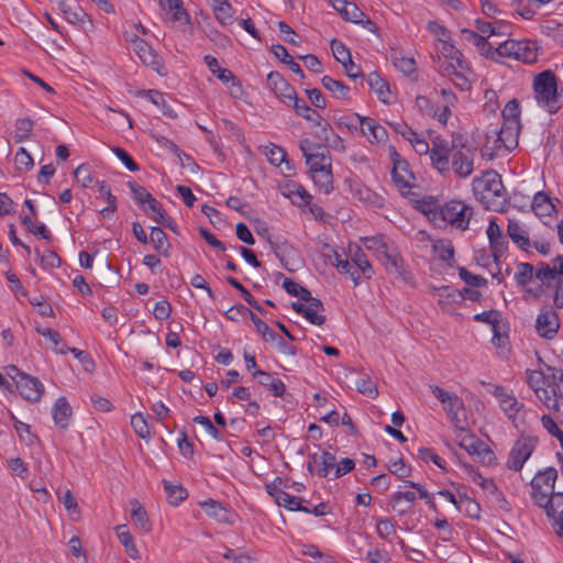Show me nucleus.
<instances>
[{
    "label": "nucleus",
    "mask_w": 563,
    "mask_h": 563,
    "mask_svg": "<svg viewBox=\"0 0 563 563\" xmlns=\"http://www.w3.org/2000/svg\"><path fill=\"white\" fill-rule=\"evenodd\" d=\"M534 276L541 282L540 286L550 288L552 287V283H555L559 279L556 265L540 262L537 264Z\"/></svg>",
    "instance_id": "obj_22"
},
{
    "label": "nucleus",
    "mask_w": 563,
    "mask_h": 563,
    "mask_svg": "<svg viewBox=\"0 0 563 563\" xmlns=\"http://www.w3.org/2000/svg\"><path fill=\"white\" fill-rule=\"evenodd\" d=\"M503 122L520 123V107L517 99L508 101L501 112Z\"/></svg>",
    "instance_id": "obj_46"
},
{
    "label": "nucleus",
    "mask_w": 563,
    "mask_h": 563,
    "mask_svg": "<svg viewBox=\"0 0 563 563\" xmlns=\"http://www.w3.org/2000/svg\"><path fill=\"white\" fill-rule=\"evenodd\" d=\"M131 516L134 525L144 532L151 530V523L145 508L137 501H132Z\"/></svg>",
    "instance_id": "obj_33"
},
{
    "label": "nucleus",
    "mask_w": 563,
    "mask_h": 563,
    "mask_svg": "<svg viewBox=\"0 0 563 563\" xmlns=\"http://www.w3.org/2000/svg\"><path fill=\"white\" fill-rule=\"evenodd\" d=\"M547 516L553 521V528L559 537H563V493L554 492L544 507Z\"/></svg>",
    "instance_id": "obj_9"
},
{
    "label": "nucleus",
    "mask_w": 563,
    "mask_h": 563,
    "mask_svg": "<svg viewBox=\"0 0 563 563\" xmlns=\"http://www.w3.org/2000/svg\"><path fill=\"white\" fill-rule=\"evenodd\" d=\"M394 66L406 76L417 71V64L412 57L393 56Z\"/></svg>",
    "instance_id": "obj_47"
},
{
    "label": "nucleus",
    "mask_w": 563,
    "mask_h": 563,
    "mask_svg": "<svg viewBox=\"0 0 563 563\" xmlns=\"http://www.w3.org/2000/svg\"><path fill=\"white\" fill-rule=\"evenodd\" d=\"M517 43H520V49L518 52L520 56H517L516 59L526 64L534 63L538 58L536 44L529 41H517Z\"/></svg>",
    "instance_id": "obj_43"
},
{
    "label": "nucleus",
    "mask_w": 563,
    "mask_h": 563,
    "mask_svg": "<svg viewBox=\"0 0 563 563\" xmlns=\"http://www.w3.org/2000/svg\"><path fill=\"white\" fill-rule=\"evenodd\" d=\"M133 46L141 62L156 70L162 66V59L153 47L140 37L133 40Z\"/></svg>",
    "instance_id": "obj_13"
},
{
    "label": "nucleus",
    "mask_w": 563,
    "mask_h": 563,
    "mask_svg": "<svg viewBox=\"0 0 563 563\" xmlns=\"http://www.w3.org/2000/svg\"><path fill=\"white\" fill-rule=\"evenodd\" d=\"M59 10L63 12L65 19L73 23L80 25L84 30H87L86 24L92 26V21L89 15L78 5H71L66 1H60Z\"/></svg>",
    "instance_id": "obj_17"
},
{
    "label": "nucleus",
    "mask_w": 563,
    "mask_h": 563,
    "mask_svg": "<svg viewBox=\"0 0 563 563\" xmlns=\"http://www.w3.org/2000/svg\"><path fill=\"white\" fill-rule=\"evenodd\" d=\"M486 234L490 250H496L497 253H506L508 250V241L495 219L489 221Z\"/></svg>",
    "instance_id": "obj_19"
},
{
    "label": "nucleus",
    "mask_w": 563,
    "mask_h": 563,
    "mask_svg": "<svg viewBox=\"0 0 563 563\" xmlns=\"http://www.w3.org/2000/svg\"><path fill=\"white\" fill-rule=\"evenodd\" d=\"M533 89L538 101L545 103L551 113L559 109L556 106L558 84L553 71L544 70L537 75L533 81Z\"/></svg>",
    "instance_id": "obj_3"
},
{
    "label": "nucleus",
    "mask_w": 563,
    "mask_h": 563,
    "mask_svg": "<svg viewBox=\"0 0 563 563\" xmlns=\"http://www.w3.org/2000/svg\"><path fill=\"white\" fill-rule=\"evenodd\" d=\"M355 386L358 393L369 398H376L378 396L377 386L369 378H361L356 380Z\"/></svg>",
    "instance_id": "obj_60"
},
{
    "label": "nucleus",
    "mask_w": 563,
    "mask_h": 563,
    "mask_svg": "<svg viewBox=\"0 0 563 563\" xmlns=\"http://www.w3.org/2000/svg\"><path fill=\"white\" fill-rule=\"evenodd\" d=\"M460 509L464 508V511L470 518L479 519L481 518V506L474 499L467 497L466 495L460 497Z\"/></svg>",
    "instance_id": "obj_52"
},
{
    "label": "nucleus",
    "mask_w": 563,
    "mask_h": 563,
    "mask_svg": "<svg viewBox=\"0 0 563 563\" xmlns=\"http://www.w3.org/2000/svg\"><path fill=\"white\" fill-rule=\"evenodd\" d=\"M520 49V43H517L515 40H507L504 43L499 44L496 47V52L499 57H511L517 58V56H520L518 53Z\"/></svg>",
    "instance_id": "obj_49"
},
{
    "label": "nucleus",
    "mask_w": 563,
    "mask_h": 563,
    "mask_svg": "<svg viewBox=\"0 0 563 563\" xmlns=\"http://www.w3.org/2000/svg\"><path fill=\"white\" fill-rule=\"evenodd\" d=\"M338 12L341 14V16L352 23H360L362 22L363 16L365 14L363 11L353 2H342V8L338 9Z\"/></svg>",
    "instance_id": "obj_37"
},
{
    "label": "nucleus",
    "mask_w": 563,
    "mask_h": 563,
    "mask_svg": "<svg viewBox=\"0 0 563 563\" xmlns=\"http://www.w3.org/2000/svg\"><path fill=\"white\" fill-rule=\"evenodd\" d=\"M150 238L155 251L168 257L170 243L167 241L165 232L159 227H152Z\"/></svg>",
    "instance_id": "obj_30"
},
{
    "label": "nucleus",
    "mask_w": 563,
    "mask_h": 563,
    "mask_svg": "<svg viewBox=\"0 0 563 563\" xmlns=\"http://www.w3.org/2000/svg\"><path fill=\"white\" fill-rule=\"evenodd\" d=\"M483 444L484 442L482 440H479L477 437H475L474 434H467L465 435L461 442H460V446L463 448L467 453L474 455L481 451V449H483Z\"/></svg>",
    "instance_id": "obj_56"
},
{
    "label": "nucleus",
    "mask_w": 563,
    "mask_h": 563,
    "mask_svg": "<svg viewBox=\"0 0 563 563\" xmlns=\"http://www.w3.org/2000/svg\"><path fill=\"white\" fill-rule=\"evenodd\" d=\"M37 332L42 336L47 338L54 344V350L56 353H58V354L68 353L69 347L67 346V344L65 343V341L62 339L60 334L56 330H54L52 328H45V329L37 328Z\"/></svg>",
    "instance_id": "obj_38"
},
{
    "label": "nucleus",
    "mask_w": 563,
    "mask_h": 563,
    "mask_svg": "<svg viewBox=\"0 0 563 563\" xmlns=\"http://www.w3.org/2000/svg\"><path fill=\"white\" fill-rule=\"evenodd\" d=\"M521 124L512 122H503V125L498 132L493 131L497 135L495 147L498 148L503 145L506 150L511 151L518 145V137L520 133Z\"/></svg>",
    "instance_id": "obj_12"
},
{
    "label": "nucleus",
    "mask_w": 563,
    "mask_h": 563,
    "mask_svg": "<svg viewBox=\"0 0 563 563\" xmlns=\"http://www.w3.org/2000/svg\"><path fill=\"white\" fill-rule=\"evenodd\" d=\"M213 12L216 19L222 25H231L234 21V9L228 0H213Z\"/></svg>",
    "instance_id": "obj_25"
},
{
    "label": "nucleus",
    "mask_w": 563,
    "mask_h": 563,
    "mask_svg": "<svg viewBox=\"0 0 563 563\" xmlns=\"http://www.w3.org/2000/svg\"><path fill=\"white\" fill-rule=\"evenodd\" d=\"M267 86L287 106L296 98L295 88L278 71H271L267 75Z\"/></svg>",
    "instance_id": "obj_6"
},
{
    "label": "nucleus",
    "mask_w": 563,
    "mask_h": 563,
    "mask_svg": "<svg viewBox=\"0 0 563 563\" xmlns=\"http://www.w3.org/2000/svg\"><path fill=\"white\" fill-rule=\"evenodd\" d=\"M199 506L205 510V512L209 517L214 518L217 521H228V511L219 501L214 499H208L199 503Z\"/></svg>",
    "instance_id": "obj_28"
},
{
    "label": "nucleus",
    "mask_w": 563,
    "mask_h": 563,
    "mask_svg": "<svg viewBox=\"0 0 563 563\" xmlns=\"http://www.w3.org/2000/svg\"><path fill=\"white\" fill-rule=\"evenodd\" d=\"M164 490L170 506L177 507L188 497V492L181 485H174L168 481H164Z\"/></svg>",
    "instance_id": "obj_29"
},
{
    "label": "nucleus",
    "mask_w": 563,
    "mask_h": 563,
    "mask_svg": "<svg viewBox=\"0 0 563 563\" xmlns=\"http://www.w3.org/2000/svg\"><path fill=\"white\" fill-rule=\"evenodd\" d=\"M16 389L30 402H37L44 394V386L38 378L27 375L18 379Z\"/></svg>",
    "instance_id": "obj_10"
},
{
    "label": "nucleus",
    "mask_w": 563,
    "mask_h": 563,
    "mask_svg": "<svg viewBox=\"0 0 563 563\" xmlns=\"http://www.w3.org/2000/svg\"><path fill=\"white\" fill-rule=\"evenodd\" d=\"M306 120L312 122L314 126L320 128L321 131L318 133V136L329 142L328 131L331 129V125L328 121H325L316 110H313Z\"/></svg>",
    "instance_id": "obj_57"
},
{
    "label": "nucleus",
    "mask_w": 563,
    "mask_h": 563,
    "mask_svg": "<svg viewBox=\"0 0 563 563\" xmlns=\"http://www.w3.org/2000/svg\"><path fill=\"white\" fill-rule=\"evenodd\" d=\"M507 234L521 251L529 252L531 249L529 232L519 221L508 220Z\"/></svg>",
    "instance_id": "obj_15"
},
{
    "label": "nucleus",
    "mask_w": 563,
    "mask_h": 563,
    "mask_svg": "<svg viewBox=\"0 0 563 563\" xmlns=\"http://www.w3.org/2000/svg\"><path fill=\"white\" fill-rule=\"evenodd\" d=\"M74 177L78 183L81 184V186L84 188H88L93 181V178L90 173V168L87 164L79 165L74 170Z\"/></svg>",
    "instance_id": "obj_61"
},
{
    "label": "nucleus",
    "mask_w": 563,
    "mask_h": 563,
    "mask_svg": "<svg viewBox=\"0 0 563 563\" xmlns=\"http://www.w3.org/2000/svg\"><path fill=\"white\" fill-rule=\"evenodd\" d=\"M33 128V121L29 118L19 119L15 123V135L16 142H22L27 139Z\"/></svg>",
    "instance_id": "obj_53"
},
{
    "label": "nucleus",
    "mask_w": 563,
    "mask_h": 563,
    "mask_svg": "<svg viewBox=\"0 0 563 563\" xmlns=\"http://www.w3.org/2000/svg\"><path fill=\"white\" fill-rule=\"evenodd\" d=\"M459 275L461 279L471 287L486 286L487 280L481 275H474L468 272L465 267H459Z\"/></svg>",
    "instance_id": "obj_59"
},
{
    "label": "nucleus",
    "mask_w": 563,
    "mask_h": 563,
    "mask_svg": "<svg viewBox=\"0 0 563 563\" xmlns=\"http://www.w3.org/2000/svg\"><path fill=\"white\" fill-rule=\"evenodd\" d=\"M73 416V409L66 397H58L52 408V417L55 424L66 430L69 426V420Z\"/></svg>",
    "instance_id": "obj_16"
},
{
    "label": "nucleus",
    "mask_w": 563,
    "mask_h": 563,
    "mask_svg": "<svg viewBox=\"0 0 563 563\" xmlns=\"http://www.w3.org/2000/svg\"><path fill=\"white\" fill-rule=\"evenodd\" d=\"M534 477H540V484L544 488L554 489V484L558 477V472L553 467H549L542 472H538Z\"/></svg>",
    "instance_id": "obj_62"
},
{
    "label": "nucleus",
    "mask_w": 563,
    "mask_h": 563,
    "mask_svg": "<svg viewBox=\"0 0 563 563\" xmlns=\"http://www.w3.org/2000/svg\"><path fill=\"white\" fill-rule=\"evenodd\" d=\"M493 394L499 400V406L504 412L512 420L515 427L519 429L517 416L523 409V404L519 402L514 395L506 393L503 386H495Z\"/></svg>",
    "instance_id": "obj_7"
},
{
    "label": "nucleus",
    "mask_w": 563,
    "mask_h": 563,
    "mask_svg": "<svg viewBox=\"0 0 563 563\" xmlns=\"http://www.w3.org/2000/svg\"><path fill=\"white\" fill-rule=\"evenodd\" d=\"M316 170V173L311 174L314 184L319 189L323 190L324 194H329L333 189V176L330 167L318 168Z\"/></svg>",
    "instance_id": "obj_35"
},
{
    "label": "nucleus",
    "mask_w": 563,
    "mask_h": 563,
    "mask_svg": "<svg viewBox=\"0 0 563 563\" xmlns=\"http://www.w3.org/2000/svg\"><path fill=\"white\" fill-rule=\"evenodd\" d=\"M361 123L362 133L368 139L369 142H384L387 139V131L384 126L378 124L374 119L355 114Z\"/></svg>",
    "instance_id": "obj_14"
},
{
    "label": "nucleus",
    "mask_w": 563,
    "mask_h": 563,
    "mask_svg": "<svg viewBox=\"0 0 563 563\" xmlns=\"http://www.w3.org/2000/svg\"><path fill=\"white\" fill-rule=\"evenodd\" d=\"M145 93L155 106L161 108L164 115L172 119H175L177 117L176 111H174L170 104L166 101L162 92L157 90H147Z\"/></svg>",
    "instance_id": "obj_40"
},
{
    "label": "nucleus",
    "mask_w": 563,
    "mask_h": 563,
    "mask_svg": "<svg viewBox=\"0 0 563 563\" xmlns=\"http://www.w3.org/2000/svg\"><path fill=\"white\" fill-rule=\"evenodd\" d=\"M441 53L445 58L454 60L455 62L454 65L459 69H462V70L470 69L467 62L463 58V54L453 44L444 42V44L442 45V48H441Z\"/></svg>",
    "instance_id": "obj_36"
},
{
    "label": "nucleus",
    "mask_w": 563,
    "mask_h": 563,
    "mask_svg": "<svg viewBox=\"0 0 563 563\" xmlns=\"http://www.w3.org/2000/svg\"><path fill=\"white\" fill-rule=\"evenodd\" d=\"M159 5L164 10L168 9L170 12H173V20L174 21L185 20L186 22H189V20H190L189 14L183 8V1L181 0H159Z\"/></svg>",
    "instance_id": "obj_39"
},
{
    "label": "nucleus",
    "mask_w": 563,
    "mask_h": 563,
    "mask_svg": "<svg viewBox=\"0 0 563 563\" xmlns=\"http://www.w3.org/2000/svg\"><path fill=\"white\" fill-rule=\"evenodd\" d=\"M309 459L310 461L307 465L308 472L310 474L316 472L321 478L327 477L329 470L333 468L336 463L335 455L328 451H323L320 455L318 453L309 454Z\"/></svg>",
    "instance_id": "obj_11"
},
{
    "label": "nucleus",
    "mask_w": 563,
    "mask_h": 563,
    "mask_svg": "<svg viewBox=\"0 0 563 563\" xmlns=\"http://www.w3.org/2000/svg\"><path fill=\"white\" fill-rule=\"evenodd\" d=\"M125 528L124 525L117 527L119 541L124 547L126 554L136 560L140 558V552L134 544L132 534Z\"/></svg>",
    "instance_id": "obj_34"
},
{
    "label": "nucleus",
    "mask_w": 563,
    "mask_h": 563,
    "mask_svg": "<svg viewBox=\"0 0 563 563\" xmlns=\"http://www.w3.org/2000/svg\"><path fill=\"white\" fill-rule=\"evenodd\" d=\"M452 153L451 145L445 140L437 137L432 141L430 158L433 166L440 172L450 170V155Z\"/></svg>",
    "instance_id": "obj_8"
},
{
    "label": "nucleus",
    "mask_w": 563,
    "mask_h": 563,
    "mask_svg": "<svg viewBox=\"0 0 563 563\" xmlns=\"http://www.w3.org/2000/svg\"><path fill=\"white\" fill-rule=\"evenodd\" d=\"M531 490L532 499L541 508L547 506V500L550 499V496L554 494V489L544 488L540 484V477H533L531 481Z\"/></svg>",
    "instance_id": "obj_31"
},
{
    "label": "nucleus",
    "mask_w": 563,
    "mask_h": 563,
    "mask_svg": "<svg viewBox=\"0 0 563 563\" xmlns=\"http://www.w3.org/2000/svg\"><path fill=\"white\" fill-rule=\"evenodd\" d=\"M367 84L382 102L390 103L388 99L390 93L389 84L378 73H371L367 77Z\"/></svg>",
    "instance_id": "obj_21"
},
{
    "label": "nucleus",
    "mask_w": 563,
    "mask_h": 563,
    "mask_svg": "<svg viewBox=\"0 0 563 563\" xmlns=\"http://www.w3.org/2000/svg\"><path fill=\"white\" fill-rule=\"evenodd\" d=\"M131 426H132L133 430L135 431V433L141 439L150 438V435H151L150 428H148L145 417L142 413L137 412L131 417Z\"/></svg>",
    "instance_id": "obj_50"
},
{
    "label": "nucleus",
    "mask_w": 563,
    "mask_h": 563,
    "mask_svg": "<svg viewBox=\"0 0 563 563\" xmlns=\"http://www.w3.org/2000/svg\"><path fill=\"white\" fill-rule=\"evenodd\" d=\"M538 443V437L521 434L515 442L507 461L508 468L518 472L531 456Z\"/></svg>",
    "instance_id": "obj_4"
},
{
    "label": "nucleus",
    "mask_w": 563,
    "mask_h": 563,
    "mask_svg": "<svg viewBox=\"0 0 563 563\" xmlns=\"http://www.w3.org/2000/svg\"><path fill=\"white\" fill-rule=\"evenodd\" d=\"M531 208L538 217L550 216L555 209L551 198L544 191H539L534 195Z\"/></svg>",
    "instance_id": "obj_26"
},
{
    "label": "nucleus",
    "mask_w": 563,
    "mask_h": 563,
    "mask_svg": "<svg viewBox=\"0 0 563 563\" xmlns=\"http://www.w3.org/2000/svg\"><path fill=\"white\" fill-rule=\"evenodd\" d=\"M321 84L334 98L340 100L349 99L350 88L343 81L335 80L325 75L321 78Z\"/></svg>",
    "instance_id": "obj_24"
},
{
    "label": "nucleus",
    "mask_w": 563,
    "mask_h": 563,
    "mask_svg": "<svg viewBox=\"0 0 563 563\" xmlns=\"http://www.w3.org/2000/svg\"><path fill=\"white\" fill-rule=\"evenodd\" d=\"M352 264L358 273L361 272L366 278H371L373 268L366 255L360 249L353 256Z\"/></svg>",
    "instance_id": "obj_51"
},
{
    "label": "nucleus",
    "mask_w": 563,
    "mask_h": 563,
    "mask_svg": "<svg viewBox=\"0 0 563 563\" xmlns=\"http://www.w3.org/2000/svg\"><path fill=\"white\" fill-rule=\"evenodd\" d=\"M423 213L434 222L443 221L456 229L466 230L473 216V208L462 201L451 200L443 206L429 203V208L423 209Z\"/></svg>",
    "instance_id": "obj_1"
},
{
    "label": "nucleus",
    "mask_w": 563,
    "mask_h": 563,
    "mask_svg": "<svg viewBox=\"0 0 563 563\" xmlns=\"http://www.w3.org/2000/svg\"><path fill=\"white\" fill-rule=\"evenodd\" d=\"M560 329V318L554 309L542 310L536 320V330L541 338L551 340Z\"/></svg>",
    "instance_id": "obj_5"
},
{
    "label": "nucleus",
    "mask_w": 563,
    "mask_h": 563,
    "mask_svg": "<svg viewBox=\"0 0 563 563\" xmlns=\"http://www.w3.org/2000/svg\"><path fill=\"white\" fill-rule=\"evenodd\" d=\"M451 150L450 165L454 173L461 178L468 177L474 169V150L466 147L462 135L453 136Z\"/></svg>",
    "instance_id": "obj_2"
},
{
    "label": "nucleus",
    "mask_w": 563,
    "mask_h": 563,
    "mask_svg": "<svg viewBox=\"0 0 563 563\" xmlns=\"http://www.w3.org/2000/svg\"><path fill=\"white\" fill-rule=\"evenodd\" d=\"M534 267L530 263H519L517 265V272L515 274V280L518 286H526L532 280Z\"/></svg>",
    "instance_id": "obj_44"
},
{
    "label": "nucleus",
    "mask_w": 563,
    "mask_h": 563,
    "mask_svg": "<svg viewBox=\"0 0 563 563\" xmlns=\"http://www.w3.org/2000/svg\"><path fill=\"white\" fill-rule=\"evenodd\" d=\"M534 394L547 408L551 410H558L559 399L553 396L552 388L549 390L544 387H541L534 390Z\"/></svg>",
    "instance_id": "obj_54"
},
{
    "label": "nucleus",
    "mask_w": 563,
    "mask_h": 563,
    "mask_svg": "<svg viewBox=\"0 0 563 563\" xmlns=\"http://www.w3.org/2000/svg\"><path fill=\"white\" fill-rule=\"evenodd\" d=\"M445 71L452 76V81L459 89L465 91L471 88V82L465 76L466 70L459 69L453 63L445 67Z\"/></svg>",
    "instance_id": "obj_42"
},
{
    "label": "nucleus",
    "mask_w": 563,
    "mask_h": 563,
    "mask_svg": "<svg viewBox=\"0 0 563 563\" xmlns=\"http://www.w3.org/2000/svg\"><path fill=\"white\" fill-rule=\"evenodd\" d=\"M413 178V174L409 170V163L406 159L397 162V165L393 166L391 179L402 194H405L404 189L411 188Z\"/></svg>",
    "instance_id": "obj_18"
},
{
    "label": "nucleus",
    "mask_w": 563,
    "mask_h": 563,
    "mask_svg": "<svg viewBox=\"0 0 563 563\" xmlns=\"http://www.w3.org/2000/svg\"><path fill=\"white\" fill-rule=\"evenodd\" d=\"M266 489L267 493L275 498L278 506H283L290 511L300 509V504L303 501L302 498L289 495L288 493L280 489H274L275 493H273L271 485H267Z\"/></svg>",
    "instance_id": "obj_20"
},
{
    "label": "nucleus",
    "mask_w": 563,
    "mask_h": 563,
    "mask_svg": "<svg viewBox=\"0 0 563 563\" xmlns=\"http://www.w3.org/2000/svg\"><path fill=\"white\" fill-rule=\"evenodd\" d=\"M268 242L271 244V247L273 249L275 255L279 258L282 265L288 269L292 271L288 267V263L286 262V258L289 257L294 252L295 249L291 244H289L287 241L283 242H273L271 239H268Z\"/></svg>",
    "instance_id": "obj_41"
},
{
    "label": "nucleus",
    "mask_w": 563,
    "mask_h": 563,
    "mask_svg": "<svg viewBox=\"0 0 563 563\" xmlns=\"http://www.w3.org/2000/svg\"><path fill=\"white\" fill-rule=\"evenodd\" d=\"M432 249L438 257L453 267L454 265V247L450 240H438L433 243Z\"/></svg>",
    "instance_id": "obj_27"
},
{
    "label": "nucleus",
    "mask_w": 563,
    "mask_h": 563,
    "mask_svg": "<svg viewBox=\"0 0 563 563\" xmlns=\"http://www.w3.org/2000/svg\"><path fill=\"white\" fill-rule=\"evenodd\" d=\"M18 169H29L33 166V158L30 153L24 148L20 147L14 157Z\"/></svg>",
    "instance_id": "obj_64"
},
{
    "label": "nucleus",
    "mask_w": 563,
    "mask_h": 563,
    "mask_svg": "<svg viewBox=\"0 0 563 563\" xmlns=\"http://www.w3.org/2000/svg\"><path fill=\"white\" fill-rule=\"evenodd\" d=\"M331 51L339 63H343L351 57L349 48L341 41L335 38L331 41Z\"/></svg>",
    "instance_id": "obj_63"
},
{
    "label": "nucleus",
    "mask_w": 563,
    "mask_h": 563,
    "mask_svg": "<svg viewBox=\"0 0 563 563\" xmlns=\"http://www.w3.org/2000/svg\"><path fill=\"white\" fill-rule=\"evenodd\" d=\"M192 420L195 423L202 426L206 429V431L211 435L212 439L217 441L224 440L222 432L217 427L213 426V423L208 417L196 416Z\"/></svg>",
    "instance_id": "obj_55"
},
{
    "label": "nucleus",
    "mask_w": 563,
    "mask_h": 563,
    "mask_svg": "<svg viewBox=\"0 0 563 563\" xmlns=\"http://www.w3.org/2000/svg\"><path fill=\"white\" fill-rule=\"evenodd\" d=\"M128 186L136 203L144 206L148 205L154 199L152 194L145 187L136 184L135 181H129Z\"/></svg>",
    "instance_id": "obj_45"
},
{
    "label": "nucleus",
    "mask_w": 563,
    "mask_h": 563,
    "mask_svg": "<svg viewBox=\"0 0 563 563\" xmlns=\"http://www.w3.org/2000/svg\"><path fill=\"white\" fill-rule=\"evenodd\" d=\"M265 148V155L271 164L279 166L283 162H286L287 152L282 146L271 143Z\"/></svg>",
    "instance_id": "obj_48"
},
{
    "label": "nucleus",
    "mask_w": 563,
    "mask_h": 563,
    "mask_svg": "<svg viewBox=\"0 0 563 563\" xmlns=\"http://www.w3.org/2000/svg\"><path fill=\"white\" fill-rule=\"evenodd\" d=\"M332 265L341 273L349 275L353 280L354 285H357L361 278L360 273L353 264L347 260L343 258L342 254L333 250V258L331 260Z\"/></svg>",
    "instance_id": "obj_23"
},
{
    "label": "nucleus",
    "mask_w": 563,
    "mask_h": 563,
    "mask_svg": "<svg viewBox=\"0 0 563 563\" xmlns=\"http://www.w3.org/2000/svg\"><path fill=\"white\" fill-rule=\"evenodd\" d=\"M484 189L495 197H500L504 190L501 177L495 170L485 172L483 175Z\"/></svg>",
    "instance_id": "obj_32"
},
{
    "label": "nucleus",
    "mask_w": 563,
    "mask_h": 563,
    "mask_svg": "<svg viewBox=\"0 0 563 563\" xmlns=\"http://www.w3.org/2000/svg\"><path fill=\"white\" fill-rule=\"evenodd\" d=\"M531 2V0H512L511 7L520 16L526 20H531L536 14Z\"/></svg>",
    "instance_id": "obj_58"
}]
</instances>
